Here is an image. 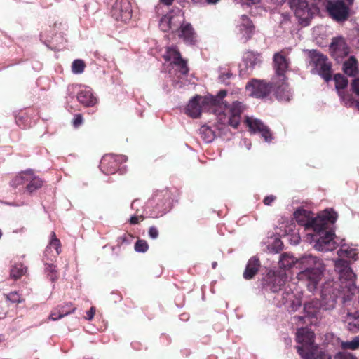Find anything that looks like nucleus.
I'll return each instance as SVG.
<instances>
[{
  "mask_svg": "<svg viewBox=\"0 0 359 359\" xmlns=\"http://www.w3.org/2000/svg\"><path fill=\"white\" fill-rule=\"evenodd\" d=\"M83 122V116L81 114H77L74 116L72 121V124L74 128H79Z\"/></svg>",
  "mask_w": 359,
  "mask_h": 359,
  "instance_id": "47",
  "label": "nucleus"
},
{
  "mask_svg": "<svg viewBox=\"0 0 359 359\" xmlns=\"http://www.w3.org/2000/svg\"><path fill=\"white\" fill-rule=\"evenodd\" d=\"M156 197L158 201H163L161 204H156V208L158 209V212L162 215L170 209L172 201L171 194L167 190H163L158 192Z\"/></svg>",
  "mask_w": 359,
  "mask_h": 359,
  "instance_id": "21",
  "label": "nucleus"
},
{
  "mask_svg": "<svg viewBox=\"0 0 359 359\" xmlns=\"http://www.w3.org/2000/svg\"><path fill=\"white\" fill-rule=\"evenodd\" d=\"M219 0H192V1L195 4H210V3H216Z\"/></svg>",
  "mask_w": 359,
  "mask_h": 359,
  "instance_id": "55",
  "label": "nucleus"
},
{
  "mask_svg": "<svg viewBox=\"0 0 359 359\" xmlns=\"http://www.w3.org/2000/svg\"><path fill=\"white\" fill-rule=\"evenodd\" d=\"M289 294H294L291 289L285 290L281 294V299H279V302L282 303L284 306L288 303V301H290V297L289 298Z\"/></svg>",
  "mask_w": 359,
  "mask_h": 359,
  "instance_id": "46",
  "label": "nucleus"
},
{
  "mask_svg": "<svg viewBox=\"0 0 359 359\" xmlns=\"http://www.w3.org/2000/svg\"><path fill=\"white\" fill-rule=\"evenodd\" d=\"M341 251H345L346 253V256L348 257H353V258L354 256L356 255V253L355 252L354 250H350L349 252H348L346 250L343 249V248H341Z\"/></svg>",
  "mask_w": 359,
  "mask_h": 359,
  "instance_id": "56",
  "label": "nucleus"
},
{
  "mask_svg": "<svg viewBox=\"0 0 359 359\" xmlns=\"http://www.w3.org/2000/svg\"><path fill=\"white\" fill-rule=\"evenodd\" d=\"M243 60L248 69H254L256 65H259L261 60L259 59V54L255 53L252 51H247L243 55Z\"/></svg>",
  "mask_w": 359,
  "mask_h": 359,
  "instance_id": "29",
  "label": "nucleus"
},
{
  "mask_svg": "<svg viewBox=\"0 0 359 359\" xmlns=\"http://www.w3.org/2000/svg\"><path fill=\"white\" fill-rule=\"evenodd\" d=\"M241 22L238 25L239 31L245 38V41L250 39L254 34L255 26L252 20L245 15H243L241 18Z\"/></svg>",
  "mask_w": 359,
  "mask_h": 359,
  "instance_id": "22",
  "label": "nucleus"
},
{
  "mask_svg": "<svg viewBox=\"0 0 359 359\" xmlns=\"http://www.w3.org/2000/svg\"><path fill=\"white\" fill-rule=\"evenodd\" d=\"M140 220L141 221L144 220V217L142 215H140V216L134 215L130 217V223L131 224H137Z\"/></svg>",
  "mask_w": 359,
  "mask_h": 359,
  "instance_id": "50",
  "label": "nucleus"
},
{
  "mask_svg": "<svg viewBox=\"0 0 359 359\" xmlns=\"http://www.w3.org/2000/svg\"><path fill=\"white\" fill-rule=\"evenodd\" d=\"M344 72L349 76H355L359 73L358 61L355 57L351 56L343 64Z\"/></svg>",
  "mask_w": 359,
  "mask_h": 359,
  "instance_id": "28",
  "label": "nucleus"
},
{
  "mask_svg": "<svg viewBox=\"0 0 359 359\" xmlns=\"http://www.w3.org/2000/svg\"><path fill=\"white\" fill-rule=\"evenodd\" d=\"M212 265V268L215 269L217 266V262H214Z\"/></svg>",
  "mask_w": 359,
  "mask_h": 359,
  "instance_id": "61",
  "label": "nucleus"
},
{
  "mask_svg": "<svg viewBox=\"0 0 359 359\" xmlns=\"http://www.w3.org/2000/svg\"><path fill=\"white\" fill-rule=\"evenodd\" d=\"M6 311L3 312L2 313H0V316H1V315L5 316V315H6ZM1 318V316H0V318Z\"/></svg>",
  "mask_w": 359,
  "mask_h": 359,
  "instance_id": "62",
  "label": "nucleus"
},
{
  "mask_svg": "<svg viewBox=\"0 0 359 359\" xmlns=\"http://www.w3.org/2000/svg\"><path fill=\"white\" fill-rule=\"evenodd\" d=\"M328 222L330 223L329 221H326L325 227L320 231H315L319 237L316 240L314 248L319 251H332L337 247V243L334 241L335 234L333 231H326Z\"/></svg>",
  "mask_w": 359,
  "mask_h": 359,
  "instance_id": "9",
  "label": "nucleus"
},
{
  "mask_svg": "<svg viewBox=\"0 0 359 359\" xmlns=\"http://www.w3.org/2000/svg\"><path fill=\"white\" fill-rule=\"evenodd\" d=\"M46 271L47 272L48 277L49 279L54 282L58 278V275L56 269V266L53 264H46Z\"/></svg>",
  "mask_w": 359,
  "mask_h": 359,
  "instance_id": "37",
  "label": "nucleus"
},
{
  "mask_svg": "<svg viewBox=\"0 0 359 359\" xmlns=\"http://www.w3.org/2000/svg\"><path fill=\"white\" fill-rule=\"evenodd\" d=\"M204 97L196 95L189 100L187 107L186 114L191 118H198L203 111H212L210 104L203 103Z\"/></svg>",
  "mask_w": 359,
  "mask_h": 359,
  "instance_id": "14",
  "label": "nucleus"
},
{
  "mask_svg": "<svg viewBox=\"0 0 359 359\" xmlns=\"http://www.w3.org/2000/svg\"><path fill=\"white\" fill-rule=\"evenodd\" d=\"M132 7L129 0H116L111 9V15L117 21L127 22L132 17Z\"/></svg>",
  "mask_w": 359,
  "mask_h": 359,
  "instance_id": "12",
  "label": "nucleus"
},
{
  "mask_svg": "<svg viewBox=\"0 0 359 359\" xmlns=\"http://www.w3.org/2000/svg\"><path fill=\"white\" fill-rule=\"evenodd\" d=\"M298 318H299L300 320H303V317L299 316V317H298Z\"/></svg>",
  "mask_w": 359,
  "mask_h": 359,
  "instance_id": "64",
  "label": "nucleus"
},
{
  "mask_svg": "<svg viewBox=\"0 0 359 359\" xmlns=\"http://www.w3.org/2000/svg\"><path fill=\"white\" fill-rule=\"evenodd\" d=\"M160 1L166 5H171L174 0H160Z\"/></svg>",
  "mask_w": 359,
  "mask_h": 359,
  "instance_id": "59",
  "label": "nucleus"
},
{
  "mask_svg": "<svg viewBox=\"0 0 359 359\" xmlns=\"http://www.w3.org/2000/svg\"><path fill=\"white\" fill-rule=\"evenodd\" d=\"M309 212L303 209L294 212V216L299 224L305 226L306 229H313V231H320L325 227L326 221L334 224L337 219L338 214L332 208L325 209L317 217L310 219Z\"/></svg>",
  "mask_w": 359,
  "mask_h": 359,
  "instance_id": "3",
  "label": "nucleus"
},
{
  "mask_svg": "<svg viewBox=\"0 0 359 359\" xmlns=\"http://www.w3.org/2000/svg\"><path fill=\"white\" fill-rule=\"evenodd\" d=\"M245 109V105L241 102H233L231 105H224V111L217 114V119L224 125L237 128L241 122V115Z\"/></svg>",
  "mask_w": 359,
  "mask_h": 359,
  "instance_id": "4",
  "label": "nucleus"
},
{
  "mask_svg": "<svg viewBox=\"0 0 359 359\" xmlns=\"http://www.w3.org/2000/svg\"><path fill=\"white\" fill-rule=\"evenodd\" d=\"M76 309V308H73L71 311H61L60 309L56 308L53 311H52L50 315V318L52 319L53 320H57L69 313H74Z\"/></svg>",
  "mask_w": 359,
  "mask_h": 359,
  "instance_id": "36",
  "label": "nucleus"
},
{
  "mask_svg": "<svg viewBox=\"0 0 359 359\" xmlns=\"http://www.w3.org/2000/svg\"><path fill=\"white\" fill-rule=\"evenodd\" d=\"M149 236L152 239H156L158 236V231L156 227L151 226L149 229Z\"/></svg>",
  "mask_w": 359,
  "mask_h": 359,
  "instance_id": "48",
  "label": "nucleus"
},
{
  "mask_svg": "<svg viewBox=\"0 0 359 359\" xmlns=\"http://www.w3.org/2000/svg\"><path fill=\"white\" fill-rule=\"evenodd\" d=\"M315 334L307 328L297 330V339L301 346L297 352L303 359H332L330 355L314 344Z\"/></svg>",
  "mask_w": 359,
  "mask_h": 359,
  "instance_id": "2",
  "label": "nucleus"
},
{
  "mask_svg": "<svg viewBox=\"0 0 359 359\" xmlns=\"http://www.w3.org/2000/svg\"><path fill=\"white\" fill-rule=\"evenodd\" d=\"M245 122L252 132L261 133L266 142H270L272 140V135L269 128L260 120L251 119L247 117Z\"/></svg>",
  "mask_w": 359,
  "mask_h": 359,
  "instance_id": "18",
  "label": "nucleus"
},
{
  "mask_svg": "<svg viewBox=\"0 0 359 359\" xmlns=\"http://www.w3.org/2000/svg\"><path fill=\"white\" fill-rule=\"evenodd\" d=\"M304 311L308 316H313L316 313V308L313 306V302H307L304 305Z\"/></svg>",
  "mask_w": 359,
  "mask_h": 359,
  "instance_id": "44",
  "label": "nucleus"
},
{
  "mask_svg": "<svg viewBox=\"0 0 359 359\" xmlns=\"http://www.w3.org/2000/svg\"><path fill=\"white\" fill-rule=\"evenodd\" d=\"M4 340V336L0 334V342L3 341Z\"/></svg>",
  "mask_w": 359,
  "mask_h": 359,
  "instance_id": "60",
  "label": "nucleus"
},
{
  "mask_svg": "<svg viewBox=\"0 0 359 359\" xmlns=\"http://www.w3.org/2000/svg\"><path fill=\"white\" fill-rule=\"evenodd\" d=\"M284 99H285V100H289V97H288V95H286V97H285V98H284Z\"/></svg>",
  "mask_w": 359,
  "mask_h": 359,
  "instance_id": "63",
  "label": "nucleus"
},
{
  "mask_svg": "<svg viewBox=\"0 0 359 359\" xmlns=\"http://www.w3.org/2000/svg\"><path fill=\"white\" fill-rule=\"evenodd\" d=\"M184 22L182 11L177 8L162 16L159 21V27L164 32L171 31L172 34H175Z\"/></svg>",
  "mask_w": 359,
  "mask_h": 359,
  "instance_id": "6",
  "label": "nucleus"
},
{
  "mask_svg": "<svg viewBox=\"0 0 359 359\" xmlns=\"http://www.w3.org/2000/svg\"><path fill=\"white\" fill-rule=\"evenodd\" d=\"M290 301L285 305L289 312L296 311L302 305L301 299L295 296V294H289Z\"/></svg>",
  "mask_w": 359,
  "mask_h": 359,
  "instance_id": "33",
  "label": "nucleus"
},
{
  "mask_svg": "<svg viewBox=\"0 0 359 359\" xmlns=\"http://www.w3.org/2000/svg\"><path fill=\"white\" fill-rule=\"evenodd\" d=\"M43 185V180L36 176L32 170H27L26 174V189L29 193H32L41 188Z\"/></svg>",
  "mask_w": 359,
  "mask_h": 359,
  "instance_id": "24",
  "label": "nucleus"
},
{
  "mask_svg": "<svg viewBox=\"0 0 359 359\" xmlns=\"http://www.w3.org/2000/svg\"><path fill=\"white\" fill-rule=\"evenodd\" d=\"M347 324V328L352 332H357L359 331V312H350L348 311L344 320Z\"/></svg>",
  "mask_w": 359,
  "mask_h": 359,
  "instance_id": "27",
  "label": "nucleus"
},
{
  "mask_svg": "<svg viewBox=\"0 0 359 359\" xmlns=\"http://www.w3.org/2000/svg\"><path fill=\"white\" fill-rule=\"evenodd\" d=\"M232 74L231 72L223 73L219 76V80L222 82H226V80L229 79Z\"/></svg>",
  "mask_w": 359,
  "mask_h": 359,
  "instance_id": "54",
  "label": "nucleus"
},
{
  "mask_svg": "<svg viewBox=\"0 0 359 359\" xmlns=\"http://www.w3.org/2000/svg\"><path fill=\"white\" fill-rule=\"evenodd\" d=\"M27 272V267L22 263H17L11 269L10 276L15 279L20 278Z\"/></svg>",
  "mask_w": 359,
  "mask_h": 359,
  "instance_id": "31",
  "label": "nucleus"
},
{
  "mask_svg": "<svg viewBox=\"0 0 359 359\" xmlns=\"http://www.w3.org/2000/svg\"><path fill=\"white\" fill-rule=\"evenodd\" d=\"M352 89L354 93L359 95V78L353 80L352 83Z\"/></svg>",
  "mask_w": 359,
  "mask_h": 359,
  "instance_id": "51",
  "label": "nucleus"
},
{
  "mask_svg": "<svg viewBox=\"0 0 359 359\" xmlns=\"http://www.w3.org/2000/svg\"><path fill=\"white\" fill-rule=\"evenodd\" d=\"M200 134L201 138H203L205 142H211L215 137L213 130L210 127L205 126L201 128Z\"/></svg>",
  "mask_w": 359,
  "mask_h": 359,
  "instance_id": "34",
  "label": "nucleus"
},
{
  "mask_svg": "<svg viewBox=\"0 0 359 359\" xmlns=\"http://www.w3.org/2000/svg\"><path fill=\"white\" fill-rule=\"evenodd\" d=\"M226 91L225 90H220L217 96H206L204 97L203 103L205 104H210V108L212 109V112L218 114L223 109L222 100L226 96Z\"/></svg>",
  "mask_w": 359,
  "mask_h": 359,
  "instance_id": "19",
  "label": "nucleus"
},
{
  "mask_svg": "<svg viewBox=\"0 0 359 359\" xmlns=\"http://www.w3.org/2000/svg\"><path fill=\"white\" fill-rule=\"evenodd\" d=\"M340 287L339 283L334 280H328L323 285L321 289V305L325 307V309H332L334 307L337 298L342 293L339 288Z\"/></svg>",
  "mask_w": 359,
  "mask_h": 359,
  "instance_id": "5",
  "label": "nucleus"
},
{
  "mask_svg": "<svg viewBox=\"0 0 359 359\" xmlns=\"http://www.w3.org/2000/svg\"><path fill=\"white\" fill-rule=\"evenodd\" d=\"M341 348L344 350H355L359 348V337H355L351 341L341 343Z\"/></svg>",
  "mask_w": 359,
  "mask_h": 359,
  "instance_id": "40",
  "label": "nucleus"
},
{
  "mask_svg": "<svg viewBox=\"0 0 359 359\" xmlns=\"http://www.w3.org/2000/svg\"><path fill=\"white\" fill-rule=\"evenodd\" d=\"M278 88L276 91L277 96H279L278 90L282 88V85L276 83L266 82L263 80L253 79L246 85V90L250 92L252 97L263 98L268 96L273 88Z\"/></svg>",
  "mask_w": 359,
  "mask_h": 359,
  "instance_id": "7",
  "label": "nucleus"
},
{
  "mask_svg": "<svg viewBox=\"0 0 359 359\" xmlns=\"http://www.w3.org/2000/svg\"><path fill=\"white\" fill-rule=\"evenodd\" d=\"M273 61L276 74L280 79V81L281 82L280 85H282L283 87V90H285V86L283 85L285 84V80L287 79L285 76V73L289 68V59L287 58L284 51L281 50L274 53Z\"/></svg>",
  "mask_w": 359,
  "mask_h": 359,
  "instance_id": "11",
  "label": "nucleus"
},
{
  "mask_svg": "<svg viewBox=\"0 0 359 359\" xmlns=\"http://www.w3.org/2000/svg\"><path fill=\"white\" fill-rule=\"evenodd\" d=\"M5 298L12 303H20L22 302L20 295L17 292H12L9 294H4Z\"/></svg>",
  "mask_w": 359,
  "mask_h": 359,
  "instance_id": "42",
  "label": "nucleus"
},
{
  "mask_svg": "<svg viewBox=\"0 0 359 359\" xmlns=\"http://www.w3.org/2000/svg\"><path fill=\"white\" fill-rule=\"evenodd\" d=\"M334 81L335 82V88L337 90L339 96L345 101L348 99L349 95L343 91L348 86V79L341 74H337L334 76Z\"/></svg>",
  "mask_w": 359,
  "mask_h": 359,
  "instance_id": "26",
  "label": "nucleus"
},
{
  "mask_svg": "<svg viewBox=\"0 0 359 359\" xmlns=\"http://www.w3.org/2000/svg\"><path fill=\"white\" fill-rule=\"evenodd\" d=\"M51 239L49 243V246H48L46 249L45 253L46 255L48 252L49 250H50L52 248H53L56 251V256L59 255L61 252V243L60 241L57 238L56 234L54 231L51 232Z\"/></svg>",
  "mask_w": 359,
  "mask_h": 359,
  "instance_id": "32",
  "label": "nucleus"
},
{
  "mask_svg": "<svg viewBox=\"0 0 359 359\" xmlns=\"http://www.w3.org/2000/svg\"><path fill=\"white\" fill-rule=\"evenodd\" d=\"M133 238V236L128 233H124L121 236H119L116 239V246L121 247L123 243L129 244L131 240Z\"/></svg>",
  "mask_w": 359,
  "mask_h": 359,
  "instance_id": "43",
  "label": "nucleus"
},
{
  "mask_svg": "<svg viewBox=\"0 0 359 359\" xmlns=\"http://www.w3.org/2000/svg\"><path fill=\"white\" fill-rule=\"evenodd\" d=\"M327 9L330 16L338 22L344 21L348 17L349 8L342 1H329Z\"/></svg>",
  "mask_w": 359,
  "mask_h": 359,
  "instance_id": "13",
  "label": "nucleus"
},
{
  "mask_svg": "<svg viewBox=\"0 0 359 359\" xmlns=\"http://www.w3.org/2000/svg\"><path fill=\"white\" fill-rule=\"evenodd\" d=\"M175 34L187 45L194 46L198 41L197 33L188 22L184 21Z\"/></svg>",
  "mask_w": 359,
  "mask_h": 359,
  "instance_id": "15",
  "label": "nucleus"
},
{
  "mask_svg": "<svg viewBox=\"0 0 359 359\" xmlns=\"http://www.w3.org/2000/svg\"><path fill=\"white\" fill-rule=\"evenodd\" d=\"M86 67V64L82 60H75L72 65V70L74 74H81Z\"/></svg>",
  "mask_w": 359,
  "mask_h": 359,
  "instance_id": "38",
  "label": "nucleus"
},
{
  "mask_svg": "<svg viewBox=\"0 0 359 359\" xmlns=\"http://www.w3.org/2000/svg\"><path fill=\"white\" fill-rule=\"evenodd\" d=\"M309 57L318 74L326 81L331 80L332 65L327 56L316 50H312L309 52Z\"/></svg>",
  "mask_w": 359,
  "mask_h": 359,
  "instance_id": "8",
  "label": "nucleus"
},
{
  "mask_svg": "<svg viewBox=\"0 0 359 359\" xmlns=\"http://www.w3.org/2000/svg\"><path fill=\"white\" fill-rule=\"evenodd\" d=\"M95 313V308L92 306L89 311L86 312V319L91 320Z\"/></svg>",
  "mask_w": 359,
  "mask_h": 359,
  "instance_id": "53",
  "label": "nucleus"
},
{
  "mask_svg": "<svg viewBox=\"0 0 359 359\" xmlns=\"http://www.w3.org/2000/svg\"><path fill=\"white\" fill-rule=\"evenodd\" d=\"M78 101L84 107H93L97 103V99L94 96L90 88L81 90L77 94Z\"/></svg>",
  "mask_w": 359,
  "mask_h": 359,
  "instance_id": "23",
  "label": "nucleus"
},
{
  "mask_svg": "<svg viewBox=\"0 0 359 359\" xmlns=\"http://www.w3.org/2000/svg\"><path fill=\"white\" fill-rule=\"evenodd\" d=\"M15 122L19 126H21V124L22 123V117L21 116H16L15 117Z\"/></svg>",
  "mask_w": 359,
  "mask_h": 359,
  "instance_id": "58",
  "label": "nucleus"
},
{
  "mask_svg": "<svg viewBox=\"0 0 359 359\" xmlns=\"http://www.w3.org/2000/svg\"><path fill=\"white\" fill-rule=\"evenodd\" d=\"M119 166L120 158L113 154L105 155L100 162L101 169L107 175L114 174Z\"/></svg>",
  "mask_w": 359,
  "mask_h": 359,
  "instance_id": "17",
  "label": "nucleus"
},
{
  "mask_svg": "<svg viewBox=\"0 0 359 359\" xmlns=\"http://www.w3.org/2000/svg\"><path fill=\"white\" fill-rule=\"evenodd\" d=\"M26 174L27 170L21 172L18 175L15 176L10 182L11 186L17 188L21 185H26Z\"/></svg>",
  "mask_w": 359,
  "mask_h": 359,
  "instance_id": "35",
  "label": "nucleus"
},
{
  "mask_svg": "<svg viewBox=\"0 0 359 359\" xmlns=\"http://www.w3.org/2000/svg\"><path fill=\"white\" fill-rule=\"evenodd\" d=\"M174 65L178 67L179 72L182 74H183V75L188 74L189 69L187 66V62L182 57L179 59V60L176 61L174 63Z\"/></svg>",
  "mask_w": 359,
  "mask_h": 359,
  "instance_id": "39",
  "label": "nucleus"
},
{
  "mask_svg": "<svg viewBox=\"0 0 359 359\" xmlns=\"http://www.w3.org/2000/svg\"><path fill=\"white\" fill-rule=\"evenodd\" d=\"M330 50L332 57L337 60L342 59L349 53V48L342 37L333 39L330 46Z\"/></svg>",
  "mask_w": 359,
  "mask_h": 359,
  "instance_id": "16",
  "label": "nucleus"
},
{
  "mask_svg": "<svg viewBox=\"0 0 359 359\" xmlns=\"http://www.w3.org/2000/svg\"><path fill=\"white\" fill-rule=\"evenodd\" d=\"M297 264L302 269L297 274L298 280L305 283L309 291H314L325 270L323 261L317 257L306 255L297 261Z\"/></svg>",
  "mask_w": 359,
  "mask_h": 359,
  "instance_id": "1",
  "label": "nucleus"
},
{
  "mask_svg": "<svg viewBox=\"0 0 359 359\" xmlns=\"http://www.w3.org/2000/svg\"><path fill=\"white\" fill-rule=\"evenodd\" d=\"M287 278L285 272L270 271L264 278V286L273 292H278L285 285Z\"/></svg>",
  "mask_w": 359,
  "mask_h": 359,
  "instance_id": "10",
  "label": "nucleus"
},
{
  "mask_svg": "<svg viewBox=\"0 0 359 359\" xmlns=\"http://www.w3.org/2000/svg\"><path fill=\"white\" fill-rule=\"evenodd\" d=\"M57 308L60 309L61 311H71L74 307H72V304L69 302L65 303L64 305H60Z\"/></svg>",
  "mask_w": 359,
  "mask_h": 359,
  "instance_id": "52",
  "label": "nucleus"
},
{
  "mask_svg": "<svg viewBox=\"0 0 359 359\" xmlns=\"http://www.w3.org/2000/svg\"><path fill=\"white\" fill-rule=\"evenodd\" d=\"M181 57V53L175 46L167 47L163 56L166 62H171L172 64L179 60Z\"/></svg>",
  "mask_w": 359,
  "mask_h": 359,
  "instance_id": "30",
  "label": "nucleus"
},
{
  "mask_svg": "<svg viewBox=\"0 0 359 359\" xmlns=\"http://www.w3.org/2000/svg\"><path fill=\"white\" fill-rule=\"evenodd\" d=\"M334 359H358L356 356H355L353 353L347 352V351H341L337 353Z\"/></svg>",
  "mask_w": 359,
  "mask_h": 359,
  "instance_id": "45",
  "label": "nucleus"
},
{
  "mask_svg": "<svg viewBox=\"0 0 359 359\" xmlns=\"http://www.w3.org/2000/svg\"><path fill=\"white\" fill-rule=\"evenodd\" d=\"M260 267V262L258 258L251 257L246 265L243 272V278L245 280H250L257 273Z\"/></svg>",
  "mask_w": 359,
  "mask_h": 359,
  "instance_id": "25",
  "label": "nucleus"
},
{
  "mask_svg": "<svg viewBox=\"0 0 359 359\" xmlns=\"http://www.w3.org/2000/svg\"><path fill=\"white\" fill-rule=\"evenodd\" d=\"M335 269L339 273V278L341 281H352L355 278L351 268L344 260L340 259L336 262Z\"/></svg>",
  "mask_w": 359,
  "mask_h": 359,
  "instance_id": "20",
  "label": "nucleus"
},
{
  "mask_svg": "<svg viewBox=\"0 0 359 359\" xmlns=\"http://www.w3.org/2000/svg\"><path fill=\"white\" fill-rule=\"evenodd\" d=\"M276 199V197L273 195H269L266 196L264 200L263 203L266 205H271V203Z\"/></svg>",
  "mask_w": 359,
  "mask_h": 359,
  "instance_id": "49",
  "label": "nucleus"
},
{
  "mask_svg": "<svg viewBox=\"0 0 359 359\" xmlns=\"http://www.w3.org/2000/svg\"><path fill=\"white\" fill-rule=\"evenodd\" d=\"M287 259V257L286 256L283 255L280 260V262L284 267L290 266V264H285V262L286 261Z\"/></svg>",
  "mask_w": 359,
  "mask_h": 359,
  "instance_id": "57",
  "label": "nucleus"
},
{
  "mask_svg": "<svg viewBox=\"0 0 359 359\" xmlns=\"http://www.w3.org/2000/svg\"><path fill=\"white\" fill-rule=\"evenodd\" d=\"M149 249V245L145 240L139 239L135 244V250L138 252H145Z\"/></svg>",
  "mask_w": 359,
  "mask_h": 359,
  "instance_id": "41",
  "label": "nucleus"
}]
</instances>
